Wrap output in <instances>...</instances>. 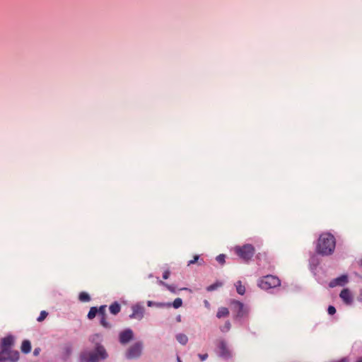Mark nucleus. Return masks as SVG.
Returning a JSON list of instances; mask_svg holds the SVG:
<instances>
[{"label":"nucleus","instance_id":"2","mask_svg":"<svg viewBox=\"0 0 362 362\" xmlns=\"http://www.w3.org/2000/svg\"><path fill=\"white\" fill-rule=\"evenodd\" d=\"M335 245V238L332 234L322 233L317 241V252L322 255H329L333 253Z\"/></svg>","mask_w":362,"mask_h":362},{"label":"nucleus","instance_id":"21","mask_svg":"<svg viewBox=\"0 0 362 362\" xmlns=\"http://www.w3.org/2000/svg\"><path fill=\"white\" fill-rule=\"evenodd\" d=\"M97 313H98V309H97V308H95V307H92V308L90 309V310H89V312H88V319H90V320L93 319V318L95 317V315H96V314H97Z\"/></svg>","mask_w":362,"mask_h":362},{"label":"nucleus","instance_id":"32","mask_svg":"<svg viewBox=\"0 0 362 362\" xmlns=\"http://www.w3.org/2000/svg\"><path fill=\"white\" fill-rule=\"evenodd\" d=\"M208 357V354H199V358L201 359V361H205Z\"/></svg>","mask_w":362,"mask_h":362},{"label":"nucleus","instance_id":"18","mask_svg":"<svg viewBox=\"0 0 362 362\" xmlns=\"http://www.w3.org/2000/svg\"><path fill=\"white\" fill-rule=\"evenodd\" d=\"M120 305L117 303H114L110 306V311L113 315H117L120 311Z\"/></svg>","mask_w":362,"mask_h":362},{"label":"nucleus","instance_id":"12","mask_svg":"<svg viewBox=\"0 0 362 362\" xmlns=\"http://www.w3.org/2000/svg\"><path fill=\"white\" fill-rule=\"evenodd\" d=\"M339 296L346 304L350 305L353 302V296L347 288L343 289L341 291Z\"/></svg>","mask_w":362,"mask_h":362},{"label":"nucleus","instance_id":"8","mask_svg":"<svg viewBox=\"0 0 362 362\" xmlns=\"http://www.w3.org/2000/svg\"><path fill=\"white\" fill-rule=\"evenodd\" d=\"M231 306L232 310L236 313L238 317H244L249 312V308L238 300H233L231 302Z\"/></svg>","mask_w":362,"mask_h":362},{"label":"nucleus","instance_id":"7","mask_svg":"<svg viewBox=\"0 0 362 362\" xmlns=\"http://www.w3.org/2000/svg\"><path fill=\"white\" fill-rule=\"evenodd\" d=\"M142 351V343L136 342L131 346L126 352V357L128 359L136 358L140 356Z\"/></svg>","mask_w":362,"mask_h":362},{"label":"nucleus","instance_id":"4","mask_svg":"<svg viewBox=\"0 0 362 362\" xmlns=\"http://www.w3.org/2000/svg\"><path fill=\"white\" fill-rule=\"evenodd\" d=\"M235 252L241 259L247 261L254 255L255 248L252 245L246 244L242 247H235Z\"/></svg>","mask_w":362,"mask_h":362},{"label":"nucleus","instance_id":"29","mask_svg":"<svg viewBox=\"0 0 362 362\" xmlns=\"http://www.w3.org/2000/svg\"><path fill=\"white\" fill-rule=\"evenodd\" d=\"M327 312L329 315H334L336 313V309L334 306L329 305L327 309Z\"/></svg>","mask_w":362,"mask_h":362},{"label":"nucleus","instance_id":"24","mask_svg":"<svg viewBox=\"0 0 362 362\" xmlns=\"http://www.w3.org/2000/svg\"><path fill=\"white\" fill-rule=\"evenodd\" d=\"M182 305V300L180 298H175L173 303V306L176 309L181 307Z\"/></svg>","mask_w":362,"mask_h":362},{"label":"nucleus","instance_id":"28","mask_svg":"<svg viewBox=\"0 0 362 362\" xmlns=\"http://www.w3.org/2000/svg\"><path fill=\"white\" fill-rule=\"evenodd\" d=\"M47 316V313L46 311H44V310L41 311L40 316L37 317V321L38 322L43 321Z\"/></svg>","mask_w":362,"mask_h":362},{"label":"nucleus","instance_id":"5","mask_svg":"<svg viewBox=\"0 0 362 362\" xmlns=\"http://www.w3.org/2000/svg\"><path fill=\"white\" fill-rule=\"evenodd\" d=\"M217 354L224 360H228L232 357V351L226 341L223 339L218 341L217 345Z\"/></svg>","mask_w":362,"mask_h":362},{"label":"nucleus","instance_id":"31","mask_svg":"<svg viewBox=\"0 0 362 362\" xmlns=\"http://www.w3.org/2000/svg\"><path fill=\"white\" fill-rule=\"evenodd\" d=\"M199 259V255H195L194 257V259L190 260L189 262H188V265H190V264H194L196 262H197V260Z\"/></svg>","mask_w":362,"mask_h":362},{"label":"nucleus","instance_id":"1","mask_svg":"<svg viewBox=\"0 0 362 362\" xmlns=\"http://www.w3.org/2000/svg\"><path fill=\"white\" fill-rule=\"evenodd\" d=\"M90 341L95 344L96 346L94 351H83L81 354V359L84 362H98L100 360L105 359L107 357L106 351L104 347L99 344L102 340V336L99 334H95L90 337Z\"/></svg>","mask_w":362,"mask_h":362},{"label":"nucleus","instance_id":"16","mask_svg":"<svg viewBox=\"0 0 362 362\" xmlns=\"http://www.w3.org/2000/svg\"><path fill=\"white\" fill-rule=\"evenodd\" d=\"M176 339L177 340V341L182 344V345H185L187 341H188V337L187 335H185V334H177L176 335Z\"/></svg>","mask_w":362,"mask_h":362},{"label":"nucleus","instance_id":"11","mask_svg":"<svg viewBox=\"0 0 362 362\" xmlns=\"http://www.w3.org/2000/svg\"><path fill=\"white\" fill-rule=\"evenodd\" d=\"M19 358V352L11 349H7L4 354V359L0 360V362H16Z\"/></svg>","mask_w":362,"mask_h":362},{"label":"nucleus","instance_id":"40","mask_svg":"<svg viewBox=\"0 0 362 362\" xmlns=\"http://www.w3.org/2000/svg\"><path fill=\"white\" fill-rule=\"evenodd\" d=\"M361 265H362V260L361 261Z\"/></svg>","mask_w":362,"mask_h":362},{"label":"nucleus","instance_id":"25","mask_svg":"<svg viewBox=\"0 0 362 362\" xmlns=\"http://www.w3.org/2000/svg\"><path fill=\"white\" fill-rule=\"evenodd\" d=\"M221 331L222 332H227L230 329V323L229 321L226 322L225 325L222 326L221 328Z\"/></svg>","mask_w":362,"mask_h":362},{"label":"nucleus","instance_id":"22","mask_svg":"<svg viewBox=\"0 0 362 362\" xmlns=\"http://www.w3.org/2000/svg\"><path fill=\"white\" fill-rule=\"evenodd\" d=\"M90 299L89 295L86 292H81L79 294V300L82 302H88Z\"/></svg>","mask_w":362,"mask_h":362},{"label":"nucleus","instance_id":"39","mask_svg":"<svg viewBox=\"0 0 362 362\" xmlns=\"http://www.w3.org/2000/svg\"><path fill=\"white\" fill-rule=\"evenodd\" d=\"M357 362H362V358H359Z\"/></svg>","mask_w":362,"mask_h":362},{"label":"nucleus","instance_id":"36","mask_svg":"<svg viewBox=\"0 0 362 362\" xmlns=\"http://www.w3.org/2000/svg\"><path fill=\"white\" fill-rule=\"evenodd\" d=\"M204 303H205L206 306H209V302L207 300H205Z\"/></svg>","mask_w":362,"mask_h":362},{"label":"nucleus","instance_id":"37","mask_svg":"<svg viewBox=\"0 0 362 362\" xmlns=\"http://www.w3.org/2000/svg\"><path fill=\"white\" fill-rule=\"evenodd\" d=\"M37 354H38V351H37V349H35V350L34 351V354H35V355H37Z\"/></svg>","mask_w":362,"mask_h":362},{"label":"nucleus","instance_id":"13","mask_svg":"<svg viewBox=\"0 0 362 362\" xmlns=\"http://www.w3.org/2000/svg\"><path fill=\"white\" fill-rule=\"evenodd\" d=\"M348 282V277L346 275H341V276L334 279L329 283V286L333 288L337 286H344Z\"/></svg>","mask_w":362,"mask_h":362},{"label":"nucleus","instance_id":"20","mask_svg":"<svg viewBox=\"0 0 362 362\" xmlns=\"http://www.w3.org/2000/svg\"><path fill=\"white\" fill-rule=\"evenodd\" d=\"M222 285H223V284L221 282L217 281V282L207 287L206 290L208 291H214V290L217 289L218 288L221 287Z\"/></svg>","mask_w":362,"mask_h":362},{"label":"nucleus","instance_id":"19","mask_svg":"<svg viewBox=\"0 0 362 362\" xmlns=\"http://www.w3.org/2000/svg\"><path fill=\"white\" fill-rule=\"evenodd\" d=\"M147 305L148 307L156 306L158 308H163V307H165V305H167L168 307H170L171 305V304L170 303L165 304V303H156V302H153L151 300H148V301H147Z\"/></svg>","mask_w":362,"mask_h":362},{"label":"nucleus","instance_id":"10","mask_svg":"<svg viewBox=\"0 0 362 362\" xmlns=\"http://www.w3.org/2000/svg\"><path fill=\"white\" fill-rule=\"evenodd\" d=\"M134 336L133 331L131 329H126L121 332L119 334V342L122 344H127Z\"/></svg>","mask_w":362,"mask_h":362},{"label":"nucleus","instance_id":"38","mask_svg":"<svg viewBox=\"0 0 362 362\" xmlns=\"http://www.w3.org/2000/svg\"><path fill=\"white\" fill-rule=\"evenodd\" d=\"M177 362H182V361L180 360V357H177Z\"/></svg>","mask_w":362,"mask_h":362},{"label":"nucleus","instance_id":"27","mask_svg":"<svg viewBox=\"0 0 362 362\" xmlns=\"http://www.w3.org/2000/svg\"><path fill=\"white\" fill-rule=\"evenodd\" d=\"M226 255H219L216 257V261L221 264H223L225 262Z\"/></svg>","mask_w":362,"mask_h":362},{"label":"nucleus","instance_id":"15","mask_svg":"<svg viewBox=\"0 0 362 362\" xmlns=\"http://www.w3.org/2000/svg\"><path fill=\"white\" fill-rule=\"evenodd\" d=\"M235 286L236 288V291L238 294L243 295L245 293V287L244 285L242 284L241 281H238L235 284Z\"/></svg>","mask_w":362,"mask_h":362},{"label":"nucleus","instance_id":"33","mask_svg":"<svg viewBox=\"0 0 362 362\" xmlns=\"http://www.w3.org/2000/svg\"><path fill=\"white\" fill-rule=\"evenodd\" d=\"M169 276H170V272H169V271H165V272H164V273L163 274V278L164 279H168Z\"/></svg>","mask_w":362,"mask_h":362},{"label":"nucleus","instance_id":"23","mask_svg":"<svg viewBox=\"0 0 362 362\" xmlns=\"http://www.w3.org/2000/svg\"><path fill=\"white\" fill-rule=\"evenodd\" d=\"M100 324L105 328L111 327V325L106 320V316L100 317Z\"/></svg>","mask_w":362,"mask_h":362},{"label":"nucleus","instance_id":"14","mask_svg":"<svg viewBox=\"0 0 362 362\" xmlns=\"http://www.w3.org/2000/svg\"><path fill=\"white\" fill-rule=\"evenodd\" d=\"M31 350V344L30 341L24 340L21 345V351L25 354L29 353Z\"/></svg>","mask_w":362,"mask_h":362},{"label":"nucleus","instance_id":"30","mask_svg":"<svg viewBox=\"0 0 362 362\" xmlns=\"http://www.w3.org/2000/svg\"><path fill=\"white\" fill-rule=\"evenodd\" d=\"M158 283L160 285H163V286H166L169 290H170V291H173V287H172L171 286L168 285L167 284H165V282H163V281L158 279Z\"/></svg>","mask_w":362,"mask_h":362},{"label":"nucleus","instance_id":"35","mask_svg":"<svg viewBox=\"0 0 362 362\" xmlns=\"http://www.w3.org/2000/svg\"><path fill=\"white\" fill-rule=\"evenodd\" d=\"M177 322H180V321H181V317H180V315H179V316H177Z\"/></svg>","mask_w":362,"mask_h":362},{"label":"nucleus","instance_id":"6","mask_svg":"<svg viewBox=\"0 0 362 362\" xmlns=\"http://www.w3.org/2000/svg\"><path fill=\"white\" fill-rule=\"evenodd\" d=\"M13 341V337L11 335L6 337L1 340L0 360L4 359V354L6 353V350L11 349Z\"/></svg>","mask_w":362,"mask_h":362},{"label":"nucleus","instance_id":"3","mask_svg":"<svg viewBox=\"0 0 362 362\" xmlns=\"http://www.w3.org/2000/svg\"><path fill=\"white\" fill-rule=\"evenodd\" d=\"M280 280L273 275H267L258 281V286L264 290H268L280 286Z\"/></svg>","mask_w":362,"mask_h":362},{"label":"nucleus","instance_id":"34","mask_svg":"<svg viewBox=\"0 0 362 362\" xmlns=\"http://www.w3.org/2000/svg\"><path fill=\"white\" fill-rule=\"evenodd\" d=\"M66 351L68 354H70L71 353V348L70 347H67L66 348Z\"/></svg>","mask_w":362,"mask_h":362},{"label":"nucleus","instance_id":"9","mask_svg":"<svg viewBox=\"0 0 362 362\" xmlns=\"http://www.w3.org/2000/svg\"><path fill=\"white\" fill-rule=\"evenodd\" d=\"M132 313L129 315L131 319L141 320L144 315V308L141 303H137L132 307Z\"/></svg>","mask_w":362,"mask_h":362},{"label":"nucleus","instance_id":"26","mask_svg":"<svg viewBox=\"0 0 362 362\" xmlns=\"http://www.w3.org/2000/svg\"><path fill=\"white\" fill-rule=\"evenodd\" d=\"M105 311H106V306L102 305L98 310V313L100 317L106 316Z\"/></svg>","mask_w":362,"mask_h":362},{"label":"nucleus","instance_id":"17","mask_svg":"<svg viewBox=\"0 0 362 362\" xmlns=\"http://www.w3.org/2000/svg\"><path fill=\"white\" fill-rule=\"evenodd\" d=\"M229 314V311L228 308L222 307L220 308L217 312L216 317L218 318H221L228 316Z\"/></svg>","mask_w":362,"mask_h":362}]
</instances>
